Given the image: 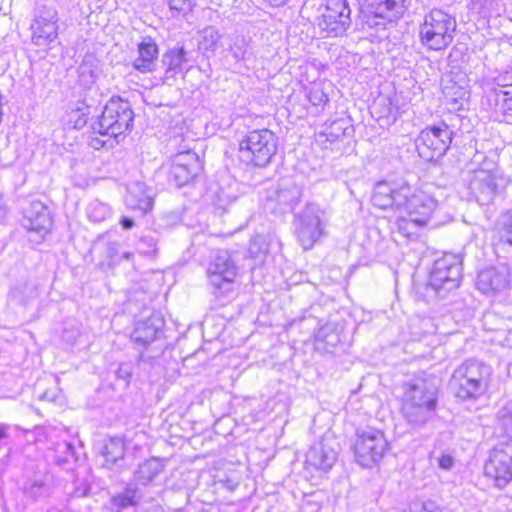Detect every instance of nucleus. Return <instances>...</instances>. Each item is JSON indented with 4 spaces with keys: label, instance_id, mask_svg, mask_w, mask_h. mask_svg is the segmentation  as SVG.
I'll return each mask as SVG.
<instances>
[{
    "label": "nucleus",
    "instance_id": "nucleus-1",
    "mask_svg": "<svg viewBox=\"0 0 512 512\" xmlns=\"http://www.w3.org/2000/svg\"><path fill=\"white\" fill-rule=\"evenodd\" d=\"M462 278V259L460 255L447 253L435 260L427 282L416 285V294L430 302L445 298L459 287Z\"/></svg>",
    "mask_w": 512,
    "mask_h": 512
},
{
    "label": "nucleus",
    "instance_id": "nucleus-2",
    "mask_svg": "<svg viewBox=\"0 0 512 512\" xmlns=\"http://www.w3.org/2000/svg\"><path fill=\"white\" fill-rule=\"evenodd\" d=\"M492 368L476 359H468L459 365L450 379V387L456 398L477 400L488 389Z\"/></svg>",
    "mask_w": 512,
    "mask_h": 512
},
{
    "label": "nucleus",
    "instance_id": "nucleus-3",
    "mask_svg": "<svg viewBox=\"0 0 512 512\" xmlns=\"http://www.w3.org/2000/svg\"><path fill=\"white\" fill-rule=\"evenodd\" d=\"M134 112L129 101L113 96L91 122V130L101 136L117 138L129 133L133 128Z\"/></svg>",
    "mask_w": 512,
    "mask_h": 512
},
{
    "label": "nucleus",
    "instance_id": "nucleus-4",
    "mask_svg": "<svg viewBox=\"0 0 512 512\" xmlns=\"http://www.w3.org/2000/svg\"><path fill=\"white\" fill-rule=\"evenodd\" d=\"M278 150V137L269 129L249 131L239 142V159L242 163L265 168Z\"/></svg>",
    "mask_w": 512,
    "mask_h": 512
},
{
    "label": "nucleus",
    "instance_id": "nucleus-5",
    "mask_svg": "<svg viewBox=\"0 0 512 512\" xmlns=\"http://www.w3.org/2000/svg\"><path fill=\"white\" fill-rule=\"evenodd\" d=\"M456 27L455 17L441 9H432L420 25V42L428 50L446 49L454 40Z\"/></svg>",
    "mask_w": 512,
    "mask_h": 512
},
{
    "label": "nucleus",
    "instance_id": "nucleus-6",
    "mask_svg": "<svg viewBox=\"0 0 512 512\" xmlns=\"http://www.w3.org/2000/svg\"><path fill=\"white\" fill-rule=\"evenodd\" d=\"M453 135V129L444 121L427 126L415 140L418 155L428 162L437 161L446 154Z\"/></svg>",
    "mask_w": 512,
    "mask_h": 512
},
{
    "label": "nucleus",
    "instance_id": "nucleus-7",
    "mask_svg": "<svg viewBox=\"0 0 512 512\" xmlns=\"http://www.w3.org/2000/svg\"><path fill=\"white\" fill-rule=\"evenodd\" d=\"M238 268L230 253L218 250L207 268L208 284L216 297L225 296L232 291Z\"/></svg>",
    "mask_w": 512,
    "mask_h": 512
},
{
    "label": "nucleus",
    "instance_id": "nucleus-8",
    "mask_svg": "<svg viewBox=\"0 0 512 512\" xmlns=\"http://www.w3.org/2000/svg\"><path fill=\"white\" fill-rule=\"evenodd\" d=\"M388 446V441L381 430H358L353 446L357 463L363 467L373 466L382 459Z\"/></svg>",
    "mask_w": 512,
    "mask_h": 512
},
{
    "label": "nucleus",
    "instance_id": "nucleus-9",
    "mask_svg": "<svg viewBox=\"0 0 512 512\" xmlns=\"http://www.w3.org/2000/svg\"><path fill=\"white\" fill-rule=\"evenodd\" d=\"M405 199L401 201L399 211H404L411 221L417 226H424L431 218L436 206V200L426 192L411 186L408 182L404 184Z\"/></svg>",
    "mask_w": 512,
    "mask_h": 512
},
{
    "label": "nucleus",
    "instance_id": "nucleus-10",
    "mask_svg": "<svg viewBox=\"0 0 512 512\" xmlns=\"http://www.w3.org/2000/svg\"><path fill=\"white\" fill-rule=\"evenodd\" d=\"M322 214L318 205L308 204L295 216V233L305 250L311 249L323 234Z\"/></svg>",
    "mask_w": 512,
    "mask_h": 512
},
{
    "label": "nucleus",
    "instance_id": "nucleus-11",
    "mask_svg": "<svg viewBox=\"0 0 512 512\" xmlns=\"http://www.w3.org/2000/svg\"><path fill=\"white\" fill-rule=\"evenodd\" d=\"M351 25V9L347 0H328L318 26L327 36L343 35Z\"/></svg>",
    "mask_w": 512,
    "mask_h": 512
},
{
    "label": "nucleus",
    "instance_id": "nucleus-12",
    "mask_svg": "<svg viewBox=\"0 0 512 512\" xmlns=\"http://www.w3.org/2000/svg\"><path fill=\"white\" fill-rule=\"evenodd\" d=\"M339 452V444L331 435H325L320 441L312 444L305 456V468L312 471L327 472L335 464Z\"/></svg>",
    "mask_w": 512,
    "mask_h": 512
},
{
    "label": "nucleus",
    "instance_id": "nucleus-13",
    "mask_svg": "<svg viewBox=\"0 0 512 512\" xmlns=\"http://www.w3.org/2000/svg\"><path fill=\"white\" fill-rule=\"evenodd\" d=\"M486 476L492 478L497 487H505L512 481V445L495 447L484 466Z\"/></svg>",
    "mask_w": 512,
    "mask_h": 512
},
{
    "label": "nucleus",
    "instance_id": "nucleus-14",
    "mask_svg": "<svg viewBox=\"0 0 512 512\" xmlns=\"http://www.w3.org/2000/svg\"><path fill=\"white\" fill-rule=\"evenodd\" d=\"M465 187L470 198L480 205H489L498 193L495 175L485 169H477L469 173Z\"/></svg>",
    "mask_w": 512,
    "mask_h": 512
},
{
    "label": "nucleus",
    "instance_id": "nucleus-15",
    "mask_svg": "<svg viewBox=\"0 0 512 512\" xmlns=\"http://www.w3.org/2000/svg\"><path fill=\"white\" fill-rule=\"evenodd\" d=\"M201 170L202 163L195 152L191 150L179 152L172 160L169 181L180 188L194 180Z\"/></svg>",
    "mask_w": 512,
    "mask_h": 512
},
{
    "label": "nucleus",
    "instance_id": "nucleus-16",
    "mask_svg": "<svg viewBox=\"0 0 512 512\" xmlns=\"http://www.w3.org/2000/svg\"><path fill=\"white\" fill-rule=\"evenodd\" d=\"M164 324V318L160 313H152L147 319L136 322L131 340L139 350V361L152 359V356L146 355L144 350L158 338Z\"/></svg>",
    "mask_w": 512,
    "mask_h": 512
},
{
    "label": "nucleus",
    "instance_id": "nucleus-17",
    "mask_svg": "<svg viewBox=\"0 0 512 512\" xmlns=\"http://www.w3.org/2000/svg\"><path fill=\"white\" fill-rule=\"evenodd\" d=\"M32 30V42L37 46H48L58 36L57 12L53 7L43 6L36 16Z\"/></svg>",
    "mask_w": 512,
    "mask_h": 512
},
{
    "label": "nucleus",
    "instance_id": "nucleus-18",
    "mask_svg": "<svg viewBox=\"0 0 512 512\" xmlns=\"http://www.w3.org/2000/svg\"><path fill=\"white\" fill-rule=\"evenodd\" d=\"M401 182L380 181L374 186L372 194V204L380 209L392 208L400 210L401 201L405 199L404 184Z\"/></svg>",
    "mask_w": 512,
    "mask_h": 512
},
{
    "label": "nucleus",
    "instance_id": "nucleus-19",
    "mask_svg": "<svg viewBox=\"0 0 512 512\" xmlns=\"http://www.w3.org/2000/svg\"><path fill=\"white\" fill-rule=\"evenodd\" d=\"M22 226L28 231L36 232L43 238L52 226L47 207L40 201H32L23 208Z\"/></svg>",
    "mask_w": 512,
    "mask_h": 512
},
{
    "label": "nucleus",
    "instance_id": "nucleus-20",
    "mask_svg": "<svg viewBox=\"0 0 512 512\" xmlns=\"http://www.w3.org/2000/svg\"><path fill=\"white\" fill-rule=\"evenodd\" d=\"M402 404L415 402L424 404L430 401V405H437V387L426 379H414L403 386Z\"/></svg>",
    "mask_w": 512,
    "mask_h": 512
},
{
    "label": "nucleus",
    "instance_id": "nucleus-21",
    "mask_svg": "<svg viewBox=\"0 0 512 512\" xmlns=\"http://www.w3.org/2000/svg\"><path fill=\"white\" fill-rule=\"evenodd\" d=\"M125 202L129 209L138 210L142 214H145L153 207V190L142 182L137 181L130 183L127 188Z\"/></svg>",
    "mask_w": 512,
    "mask_h": 512
},
{
    "label": "nucleus",
    "instance_id": "nucleus-22",
    "mask_svg": "<svg viewBox=\"0 0 512 512\" xmlns=\"http://www.w3.org/2000/svg\"><path fill=\"white\" fill-rule=\"evenodd\" d=\"M189 61V53L184 46H176L163 53L161 59L164 67L163 81L174 80L177 75L183 74V65Z\"/></svg>",
    "mask_w": 512,
    "mask_h": 512
},
{
    "label": "nucleus",
    "instance_id": "nucleus-23",
    "mask_svg": "<svg viewBox=\"0 0 512 512\" xmlns=\"http://www.w3.org/2000/svg\"><path fill=\"white\" fill-rule=\"evenodd\" d=\"M437 405H430V401L424 404L415 402L402 404V414L409 425L414 428H421L436 415Z\"/></svg>",
    "mask_w": 512,
    "mask_h": 512
},
{
    "label": "nucleus",
    "instance_id": "nucleus-24",
    "mask_svg": "<svg viewBox=\"0 0 512 512\" xmlns=\"http://www.w3.org/2000/svg\"><path fill=\"white\" fill-rule=\"evenodd\" d=\"M402 13L401 0H382L374 7L373 15L368 17L367 23L378 30L384 29L386 20L392 21V18L399 17Z\"/></svg>",
    "mask_w": 512,
    "mask_h": 512
},
{
    "label": "nucleus",
    "instance_id": "nucleus-25",
    "mask_svg": "<svg viewBox=\"0 0 512 512\" xmlns=\"http://www.w3.org/2000/svg\"><path fill=\"white\" fill-rule=\"evenodd\" d=\"M302 197V188L291 180H283L271 199L279 206L282 213L291 212L298 205Z\"/></svg>",
    "mask_w": 512,
    "mask_h": 512
},
{
    "label": "nucleus",
    "instance_id": "nucleus-26",
    "mask_svg": "<svg viewBox=\"0 0 512 512\" xmlns=\"http://www.w3.org/2000/svg\"><path fill=\"white\" fill-rule=\"evenodd\" d=\"M508 285V274L506 271H499L490 267L479 272L476 286L483 294H490L503 290Z\"/></svg>",
    "mask_w": 512,
    "mask_h": 512
},
{
    "label": "nucleus",
    "instance_id": "nucleus-27",
    "mask_svg": "<svg viewBox=\"0 0 512 512\" xmlns=\"http://www.w3.org/2000/svg\"><path fill=\"white\" fill-rule=\"evenodd\" d=\"M139 56L133 61V67L141 73L154 71L158 59V46L151 37L144 38L138 44Z\"/></svg>",
    "mask_w": 512,
    "mask_h": 512
},
{
    "label": "nucleus",
    "instance_id": "nucleus-28",
    "mask_svg": "<svg viewBox=\"0 0 512 512\" xmlns=\"http://www.w3.org/2000/svg\"><path fill=\"white\" fill-rule=\"evenodd\" d=\"M97 112L98 108L92 101H88L86 98L78 100L70 107L67 114L68 124L74 129L80 130L87 125L90 118L91 122L95 119V116L98 115Z\"/></svg>",
    "mask_w": 512,
    "mask_h": 512
},
{
    "label": "nucleus",
    "instance_id": "nucleus-29",
    "mask_svg": "<svg viewBox=\"0 0 512 512\" xmlns=\"http://www.w3.org/2000/svg\"><path fill=\"white\" fill-rule=\"evenodd\" d=\"M495 248L505 251L512 248V209L502 212L495 224Z\"/></svg>",
    "mask_w": 512,
    "mask_h": 512
},
{
    "label": "nucleus",
    "instance_id": "nucleus-30",
    "mask_svg": "<svg viewBox=\"0 0 512 512\" xmlns=\"http://www.w3.org/2000/svg\"><path fill=\"white\" fill-rule=\"evenodd\" d=\"M341 327L336 323H327L323 325L317 335L316 342L318 345L323 344V348L330 352L341 342Z\"/></svg>",
    "mask_w": 512,
    "mask_h": 512
},
{
    "label": "nucleus",
    "instance_id": "nucleus-31",
    "mask_svg": "<svg viewBox=\"0 0 512 512\" xmlns=\"http://www.w3.org/2000/svg\"><path fill=\"white\" fill-rule=\"evenodd\" d=\"M163 465L157 458H151L141 463L134 473L137 483L146 486L161 473Z\"/></svg>",
    "mask_w": 512,
    "mask_h": 512
},
{
    "label": "nucleus",
    "instance_id": "nucleus-32",
    "mask_svg": "<svg viewBox=\"0 0 512 512\" xmlns=\"http://www.w3.org/2000/svg\"><path fill=\"white\" fill-rule=\"evenodd\" d=\"M101 454L105 457L104 466L111 469L125 455L123 440L119 437L110 438L101 449Z\"/></svg>",
    "mask_w": 512,
    "mask_h": 512
},
{
    "label": "nucleus",
    "instance_id": "nucleus-33",
    "mask_svg": "<svg viewBox=\"0 0 512 512\" xmlns=\"http://www.w3.org/2000/svg\"><path fill=\"white\" fill-rule=\"evenodd\" d=\"M443 94L448 102L453 104L454 109L463 108L464 102L467 99L468 91L452 81H448L443 86Z\"/></svg>",
    "mask_w": 512,
    "mask_h": 512
},
{
    "label": "nucleus",
    "instance_id": "nucleus-34",
    "mask_svg": "<svg viewBox=\"0 0 512 512\" xmlns=\"http://www.w3.org/2000/svg\"><path fill=\"white\" fill-rule=\"evenodd\" d=\"M24 492L33 501H39L48 498L51 493V487L44 479H35L24 488Z\"/></svg>",
    "mask_w": 512,
    "mask_h": 512
},
{
    "label": "nucleus",
    "instance_id": "nucleus-35",
    "mask_svg": "<svg viewBox=\"0 0 512 512\" xmlns=\"http://www.w3.org/2000/svg\"><path fill=\"white\" fill-rule=\"evenodd\" d=\"M86 213L92 222L100 223L110 216V207L99 200H93L89 203Z\"/></svg>",
    "mask_w": 512,
    "mask_h": 512
},
{
    "label": "nucleus",
    "instance_id": "nucleus-36",
    "mask_svg": "<svg viewBox=\"0 0 512 512\" xmlns=\"http://www.w3.org/2000/svg\"><path fill=\"white\" fill-rule=\"evenodd\" d=\"M105 257L109 261V265H116L123 259L131 260L133 253L129 251H120V246L117 242H107L105 244Z\"/></svg>",
    "mask_w": 512,
    "mask_h": 512
},
{
    "label": "nucleus",
    "instance_id": "nucleus-37",
    "mask_svg": "<svg viewBox=\"0 0 512 512\" xmlns=\"http://www.w3.org/2000/svg\"><path fill=\"white\" fill-rule=\"evenodd\" d=\"M269 250V244L262 235H257L250 240L248 253L251 258L261 260Z\"/></svg>",
    "mask_w": 512,
    "mask_h": 512
},
{
    "label": "nucleus",
    "instance_id": "nucleus-38",
    "mask_svg": "<svg viewBox=\"0 0 512 512\" xmlns=\"http://www.w3.org/2000/svg\"><path fill=\"white\" fill-rule=\"evenodd\" d=\"M349 129L348 121L346 119L334 120L327 128L325 134L328 140L334 141L347 134Z\"/></svg>",
    "mask_w": 512,
    "mask_h": 512
},
{
    "label": "nucleus",
    "instance_id": "nucleus-39",
    "mask_svg": "<svg viewBox=\"0 0 512 512\" xmlns=\"http://www.w3.org/2000/svg\"><path fill=\"white\" fill-rule=\"evenodd\" d=\"M138 502L137 490L130 488L126 489L123 494H119L113 498L114 505L122 509L135 506Z\"/></svg>",
    "mask_w": 512,
    "mask_h": 512
},
{
    "label": "nucleus",
    "instance_id": "nucleus-40",
    "mask_svg": "<svg viewBox=\"0 0 512 512\" xmlns=\"http://www.w3.org/2000/svg\"><path fill=\"white\" fill-rule=\"evenodd\" d=\"M498 419L505 433L512 439V401L507 402L498 412Z\"/></svg>",
    "mask_w": 512,
    "mask_h": 512
},
{
    "label": "nucleus",
    "instance_id": "nucleus-41",
    "mask_svg": "<svg viewBox=\"0 0 512 512\" xmlns=\"http://www.w3.org/2000/svg\"><path fill=\"white\" fill-rule=\"evenodd\" d=\"M309 102L315 107L324 108V105L329 101L328 95L324 92L323 88L315 84L313 85L307 94Z\"/></svg>",
    "mask_w": 512,
    "mask_h": 512
},
{
    "label": "nucleus",
    "instance_id": "nucleus-42",
    "mask_svg": "<svg viewBox=\"0 0 512 512\" xmlns=\"http://www.w3.org/2000/svg\"><path fill=\"white\" fill-rule=\"evenodd\" d=\"M497 97L502 96V107L506 112H512V82L501 83L499 82V89H494Z\"/></svg>",
    "mask_w": 512,
    "mask_h": 512
},
{
    "label": "nucleus",
    "instance_id": "nucleus-43",
    "mask_svg": "<svg viewBox=\"0 0 512 512\" xmlns=\"http://www.w3.org/2000/svg\"><path fill=\"white\" fill-rule=\"evenodd\" d=\"M220 39L218 30L213 27H208L203 30V40L200 45L205 50L214 51L216 49L217 42Z\"/></svg>",
    "mask_w": 512,
    "mask_h": 512
},
{
    "label": "nucleus",
    "instance_id": "nucleus-44",
    "mask_svg": "<svg viewBox=\"0 0 512 512\" xmlns=\"http://www.w3.org/2000/svg\"><path fill=\"white\" fill-rule=\"evenodd\" d=\"M248 42L244 37H236L231 46L233 58L239 62L246 59L248 53Z\"/></svg>",
    "mask_w": 512,
    "mask_h": 512
},
{
    "label": "nucleus",
    "instance_id": "nucleus-45",
    "mask_svg": "<svg viewBox=\"0 0 512 512\" xmlns=\"http://www.w3.org/2000/svg\"><path fill=\"white\" fill-rule=\"evenodd\" d=\"M158 240L152 235H143L138 243V249L145 255L154 254L157 252Z\"/></svg>",
    "mask_w": 512,
    "mask_h": 512
},
{
    "label": "nucleus",
    "instance_id": "nucleus-46",
    "mask_svg": "<svg viewBox=\"0 0 512 512\" xmlns=\"http://www.w3.org/2000/svg\"><path fill=\"white\" fill-rule=\"evenodd\" d=\"M168 4L171 10L178 13L186 14L193 8V0H168Z\"/></svg>",
    "mask_w": 512,
    "mask_h": 512
},
{
    "label": "nucleus",
    "instance_id": "nucleus-47",
    "mask_svg": "<svg viewBox=\"0 0 512 512\" xmlns=\"http://www.w3.org/2000/svg\"><path fill=\"white\" fill-rule=\"evenodd\" d=\"M437 466L445 471H450L455 464L454 457L448 452H442L441 455L435 457Z\"/></svg>",
    "mask_w": 512,
    "mask_h": 512
},
{
    "label": "nucleus",
    "instance_id": "nucleus-48",
    "mask_svg": "<svg viewBox=\"0 0 512 512\" xmlns=\"http://www.w3.org/2000/svg\"><path fill=\"white\" fill-rule=\"evenodd\" d=\"M396 225H397V228H398V231L401 232L402 234L406 235V236H409L410 234H413L414 232L410 229V225H414L416 226L410 219V217L407 218H403V217H399L396 221Z\"/></svg>",
    "mask_w": 512,
    "mask_h": 512
},
{
    "label": "nucleus",
    "instance_id": "nucleus-49",
    "mask_svg": "<svg viewBox=\"0 0 512 512\" xmlns=\"http://www.w3.org/2000/svg\"><path fill=\"white\" fill-rule=\"evenodd\" d=\"M133 373V369L131 364L129 363H122L119 365L118 369L116 370V376L119 379H123L125 381H129Z\"/></svg>",
    "mask_w": 512,
    "mask_h": 512
},
{
    "label": "nucleus",
    "instance_id": "nucleus-50",
    "mask_svg": "<svg viewBox=\"0 0 512 512\" xmlns=\"http://www.w3.org/2000/svg\"><path fill=\"white\" fill-rule=\"evenodd\" d=\"M120 225L125 230L132 229L134 227V221L130 217L123 216L120 219Z\"/></svg>",
    "mask_w": 512,
    "mask_h": 512
},
{
    "label": "nucleus",
    "instance_id": "nucleus-51",
    "mask_svg": "<svg viewBox=\"0 0 512 512\" xmlns=\"http://www.w3.org/2000/svg\"><path fill=\"white\" fill-rule=\"evenodd\" d=\"M263 3L271 7H282L286 5L290 0H262Z\"/></svg>",
    "mask_w": 512,
    "mask_h": 512
},
{
    "label": "nucleus",
    "instance_id": "nucleus-52",
    "mask_svg": "<svg viewBox=\"0 0 512 512\" xmlns=\"http://www.w3.org/2000/svg\"><path fill=\"white\" fill-rule=\"evenodd\" d=\"M9 429V425L6 423H0V440L7 437V431Z\"/></svg>",
    "mask_w": 512,
    "mask_h": 512
},
{
    "label": "nucleus",
    "instance_id": "nucleus-53",
    "mask_svg": "<svg viewBox=\"0 0 512 512\" xmlns=\"http://www.w3.org/2000/svg\"><path fill=\"white\" fill-rule=\"evenodd\" d=\"M10 296H11V298H12V299L18 300V301H19V303H21V304H24V303H25V301H24V300L20 299V297H19V288H17V287H16V288H14V289L11 291Z\"/></svg>",
    "mask_w": 512,
    "mask_h": 512
},
{
    "label": "nucleus",
    "instance_id": "nucleus-54",
    "mask_svg": "<svg viewBox=\"0 0 512 512\" xmlns=\"http://www.w3.org/2000/svg\"><path fill=\"white\" fill-rule=\"evenodd\" d=\"M92 145L94 148L98 149L99 147H102L104 145V141L99 140V139H93Z\"/></svg>",
    "mask_w": 512,
    "mask_h": 512
},
{
    "label": "nucleus",
    "instance_id": "nucleus-55",
    "mask_svg": "<svg viewBox=\"0 0 512 512\" xmlns=\"http://www.w3.org/2000/svg\"><path fill=\"white\" fill-rule=\"evenodd\" d=\"M499 82H501V83H509V82H508V77H507L506 75H504V76H499V77L497 78V85H498V86H499Z\"/></svg>",
    "mask_w": 512,
    "mask_h": 512
},
{
    "label": "nucleus",
    "instance_id": "nucleus-56",
    "mask_svg": "<svg viewBox=\"0 0 512 512\" xmlns=\"http://www.w3.org/2000/svg\"><path fill=\"white\" fill-rule=\"evenodd\" d=\"M65 449L67 452L73 453V446L70 443H65Z\"/></svg>",
    "mask_w": 512,
    "mask_h": 512
},
{
    "label": "nucleus",
    "instance_id": "nucleus-57",
    "mask_svg": "<svg viewBox=\"0 0 512 512\" xmlns=\"http://www.w3.org/2000/svg\"><path fill=\"white\" fill-rule=\"evenodd\" d=\"M81 74L84 73L85 67H80Z\"/></svg>",
    "mask_w": 512,
    "mask_h": 512
}]
</instances>
